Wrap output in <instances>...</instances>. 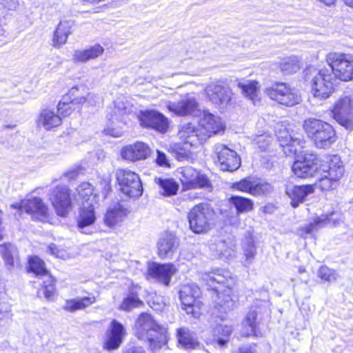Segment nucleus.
<instances>
[{"label": "nucleus", "mask_w": 353, "mask_h": 353, "mask_svg": "<svg viewBox=\"0 0 353 353\" xmlns=\"http://www.w3.org/2000/svg\"><path fill=\"white\" fill-rule=\"evenodd\" d=\"M103 52V48L99 44H96L88 49L75 50L73 54V60L74 62H86L97 59Z\"/></svg>", "instance_id": "31"}, {"label": "nucleus", "mask_w": 353, "mask_h": 353, "mask_svg": "<svg viewBox=\"0 0 353 353\" xmlns=\"http://www.w3.org/2000/svg\"><path fill=\"white\" fill-rule=\"evenodd\" d=\"M318 1L327 6H331L334 5L336 1V0H318Z\"/></svg>", "instance_id": "64"}, {"label": "nucleus", "mask_w": 353, "mask_h": 353, "mask_svg": "<svg viewBox=\"0 0 353 353\" xmlns=\"http://www.w3.org/2000/svg\"><path fill=\"white\" fill-rule=\"evenodd\" d=\"M78 173H79V172L77 170H71V171L68 172V173H66V176H68V178H69L70 179H74L76 178Z\"/></svg>", "instance_id": "63"}, {"label": "nucleus", "mask_w": 353, "mask_h": 353, "mask_svg": "<svg viewBox=\"0 0 353 353\" xmlns=\"http://www.w3.org/2000/svg\"><path fill=\"white\" fill-rule=\"evenodd\" d=\"M229 202L236 208L238 214L250 212L252 210L254 206L251 199L240 196H232L229 199Z\"/></svg>", "instance_id": "41"}, {"label": "nucleus", "mask_w": 353, "mask_h": 353, "mask_svg": "<svg viewBox=\"0 0 353 353\" xmlns=\"http://www.w3.org/2000/svg\"><path fill=\"white\" fill-rule=\"evenodd\" d=\"M314 192L312 185H294L288 184L285 187V193L291 199V205L296 208L301 203H303L306 197Z\"/></svg>", "instance_id": "24"}, {"label": "nucleus", "mask_w": 353, "mask_h": 353, "mask_svg": "<svg viewBox=\"0 0 353 353\" xmlns=\"http://www.w3.org/2000/svg\"><path fill=\"white\" fill-rule=\"evenodd\" d=\"M73 105L74 104L70 103V101L68 100L67 97H63L57 105V114H59L61 118L70 115L72 111V105Z\"/></svg>", "instance_id": "53"}, {"label": "nucleus", "mask_w": 353, "mask_h": 353, "mask_svg": "<svg viewBox=\"0 0 353 353\" xmlns=\"http://www.w3.org/2000/svg\"><path fill=\"white\" fill-rule=\"evenodd\" d=\"M177 272L176 268L172 263H151L148 270V275L155 281L168 286L171 279Z\"/></svg>", "instance_id": "19"}, {"label": "nucleus", "mask_w": 353, "mask_h": 353, "mask_svg": "<svg viewBox=\"0 0 353 353\" xmlns=\"http://www.w3.org/2000/svg\"><path fill=\"white\" fill-rule=\"evenodd\" d=\"M343 174L344 168L339 156H334L322 163L321 172L318 174L321 176L319 184L320 188L325 191L334 189Z\"/></svg>", "instance_id": "4"}, {"label": "nucleus", "mask_w": 353, "mask_h": 353, "mask_svg": "<svg viewBox=\"0 0 353 353\" xmlns=\"http://www.w3.org/2000/svg\"><path fill=\"white\" fill-rule=\"evenodd\" d=\"M156 161L157 164L161 166H169V163L168 162L165 154L159 150H157V157Z\"/></svg>", "instance_id": "59"}, {"label": "nucleus", "mask_w": 353, "mask_h": 353, "mask_svg": "<svg viewBox=\"0 0 353 353\" xmlns=\"http://www.w3.org/2000/svg\"><path fill=\"white\" fill-rule=\"evenodd\" d=\"M326 61L335 79L343 81L353 79V55L340 52H330Z\"/></svg>", "instance_id": "3"}, {"label": "nucleus", "mask_w": 353, "mask_h": 353, "mask_svg": "<svg viewBox=\"0 0 353 353\" xmlns=\"http://www.w3.org/2000/svg\"><path fill=\"white\" fill-rule=\"evenodd\" d=\"M77 192L78 193V201H80L83 203L88 204L92 203V201L94 199V196L93 194V187L92 185L88 182L81 183L77 188Z\"/></svg>", "instance_id": "42"}, {"label": "nucleus", "mask_w": 353, "mask_h": 353, "mask_svg": "<svg viewBox=\"0 0 353 353\" xmlns=\"http://www.w3.org/2000/svg\"><path fill=\"white\" fill-rule=\"evenodd\" d=\"M123 129L118 125L117 119L111 116L109 121L103 130V132L107 135H110L113 137L119 138L123 135Z\"/></svg>", "instance_id": "49"}, {"label": "nucleus", "mask_w": 353, "mask_h": 353, "mask_svg": "<svg viewBox=\"0 0 353 353\" xmlns=\"http://www.w3.org/2000/svg\"><path fill=\"white\" fill-rule=\"evenodd\" d=\"M0 5L8 10H14L19 6L17 0H0Z\"/></svg>", "instance_id": "57"}, {"label": "nucleus", "mask_w": 353, "mask_h": 353, "mask_svg": "<svg viewBox=\"0 0 353 353\" xmlns=\"http://www.w3.org/2000/svg\"><path fill=\"white\" fill-rule=\"evenodd\" d=\"M29 270L36 275H47L48 270L45 267V263L37 256L30 257L28 261Z\"/></svg>", "instance_id": "47"}, {"label": "nucleus", "mask_w": 353, "mask_h": 353, "mask_svg": "<svg viewBox=\"0 0 353 353\" xmlns=\"http://www.w3.org/2000/svg\"><path fill=\"white\" fill-rule=\"evenodd\" d=\"M42 292L48 300L51 299L54 293V285L50 283L44 285L42 288Z\"/></svg>", "instance_id": "58"}, {"label": "nucleus", "mask_w": 353, "mask_h": 353, "mask_svg": "<svg viewBox=\"0 0 353 353\" xmlns=\"http://www.w3.org/2000/svg\"><path fill=\"white\" fill-rule=\"evenodd\" d=\"M181 181L186 189L209 188L211 183L208 178L192 167H185L181 172Z\"/></svg>", "instance_id": "18"}, {"label": "nucleus", "mask_w": 353, "mask_h": 353, "mask_svg": "<svg viewBox=\"0 0 353 353\" xmlns=\"http://www.w3.org/2000/svg\"><path fill=\"white\" fill-rule=\"evenodd\" d=\"M242 250L245 258V265H250L252 263L256 253L253 239L251 238L246 239L242 243Z\"/></svg>", "instance_id": "44"}, {"label": "nucleus", "mask_w": 353, "mask_h": 353, "mask_svg": "<svg viewBox=\"0 0 353 353\" xmlns=\"http://www.w3.org/2000/svg\"><path fill=\"white\" fill-rule=\"evenodd\" d=\"M39 127L50 130L59 126L62 123L61 116L52 110L45 108L40 111L37 120Z\"/></svg>", "instance_id": "29"}, {"label": "nucleus", "mask_w": 353, "mask_h": 353, "mask_svg": "<svg viewBox=\"0 0 353 353\" xmlns=\"http://www.w3.org/2000/svg\"><path fill=\"white\" fill-rule=\"evenodd\" d=\"M138 118L143 128L152 129L161 133H165L168 130V119L157 111H141Z\"/></svg>", "instance_id": "14"}, {"label": "nucleus", "mask_w": 353, "mask_h": 353, "mask_svg": "<svg viewBox=\"0 0 353 353\" xmlns=\"http://www.w3.org/2000/svg\"><path fill=\"white\" fill-rule=\"evenodd\" d=\"M77 218V226L81 233L89 234L86 228L92 225L96 221L94 208L92 203L86 204L83 202Z\"/></svg>", "instance_id": "28"}, {"label": "nucleus", "mask_w": 353, "mask_h": 353, "mask_svg": "<svg viewBox=\"0 0 353 353\" xmlns=\"http://www.w3.org/2000/svg\"><path fill=\"white\" fill-rule=\"evenodd\" d=\"M126 215L125 209L120 203H117L109 207L104 218V222L109 227H112L119 222L122 221Z\"/></svg>", "instance_id": "33"}, {"label": "nucleus", "mask_w": 353, "mask_h": 353, "mask_svg": "<svg viewBox=\"0 0 353 353\" xmlns=\"http://www.w3.org/2000/svg\"><path fill=\"white\" fill-rule=\"evenodd\" d=\"M0 253L9 270L19 264L17 249L12 244L0 245Z\"/></svg>", "instance_id": "32"}, {"label": "nucleus", "mask_w": 353, "mask_h": 353, "mask_svg": "<svg viewBox=\"0 0 353 353\" xmlns=\"http://www.w3.org/2000/svg\"><path fill=\"white\" fill-rule=\"evenodd\" d=\"M318 276L325 281L332 282L336 280L338 274L335 270L327 266H321L318 271Z\"/></svg>", "instance_id": "51"}, {"label": "nucleus", "mask_w": 353, "mask_h": 353, "mask_svg": "<svg viewBox=\"0 0 353 353\" xmlns=\"http://www.w3.org/2000/svg\"><path fill=\"white\" fill-rule=\"evenodd\" d=\"M240 353H256V346H244L239 349Z\"/></svg>", "instance_id": "61"}, {"label": "nucleus", "mask_w": 353, "mask_h": 353, "mask_svg": "<svg viewBox=\"0 0 353 353\" xmlns=\"http://www.w3.org/2000/svg\"><path fill=\"white\" fill-rule=\"evenodd\" d=\"M210 249L214 252L216 256L226 259L234 257L236 252L235 245L233 243H228L221 239L214 240V242L210 245Z\"/></svg>", "instance_id": "30"}, {"label": "nucleus", "mask_w": 353, "mask_h": 353, "mask_svg": "<svg viewBox=\"0 0 353 353\" xmlns=\"http://www.w3.org/2000/svg\"><path fill=\"white\" fill-rule=\"evenodd\" d=\"M256 316L255 310H250L247 314L244 323L250 327V332L247 333L248 336L251 335L257 336L256 323Z\"/></svg>", "instance_id": "52"}, {"label": "nucleus", "mask_w": 353, "mask_h": 353, "mask_svg": "<svg viewBox=\"0 0 353 353\" xmlns=\"http://www.w3.org/2000/svg\"><path fill=\"white\" fill-rule=\"evenodd\" d=\"M232 332V328L229 325H217L214 330V333L216 338L217 343L223 347L229 341V337Z\"/></svg>", "instance_id": "45"}, {"label": "nucleus", "mask_w": 353, "mask_h": 353, "mask_svg": "<svg viewBox=\"0 0 353 353\" xmlns=\"http://www.w3.org/2000/svg\"><path fill=\"white\" fill-rule=\"evenodd\" d=\"M166 107L178 116L192 115L199 110V102L194 94H187L178 102L168 101Z\"/></svg>", "instance_id": "16"}, {"label": "nucleus", "mask_w": 353, "mask_h": 353, "mask_svg": "<svg viewBox=\"0 0 353 353\" xmlns=\"http://www.w3.org/2000/svg\"><path fill=\"white\" fill-rule=\"evenodd\" d=\"M200 129L199 127L196 126L192 123H186L183 125L179 130V135L180 138L184 141H190L191 139H194L196 145L203 141L199 139Z\"/></svg>", "instance_id": "40"}, {"label": "nucleus", "mask_w": 353, "mask_h": 353, "mask_svg": "<svg viewBox=\"0 0 353 353\" xmlns=\"http://www.w3.org/2000/svg\"><path fill=\"white\" fill-rule=\"evenodd\" d=\"M124 353H145V352L142 347H132L126 350Z\"/></svg>", "instance_id": "62"}, {"label": "nucleus", "mask_w": 353, "mask_h": 353, "mask_svg": "<svg viewBox=\"0 0 353 353\" xmlns=\"http://www.w3.org/2000/svg\"><path fill=\"white\" fill-rule=\"evenodd\" d=\"M238 87L241 89L243 93L252 101L257 97L258 83L256 81H246L238 83Z\"/></svg>", "instance_id": "46"}, {"label": "nucleus", "mask_w": 353, "mask_h": 353, "mask_svg": "<svg viewBox=\"0 0 353 353\" xmlns=\"http://www.w3.org/2000/svg\"><path fill=\"white\" fill-rule=\"evenodd\" d=\"M335 77L330 69L320 70L312 81V92L319 99H327L334 90Z\"/></svg>", "instance_id": "8"}, {"label": "nucleus", "mask_w": 353, "mask_h": 353, "mask_svg": "<svg viewBox=\"0 0 353 353\" xmlns=\"http://www.w3.org/2000/svg\"><path fill=\"white\" fill-rule=\"evenodd\" d=\"M321 164H319V160L315 154H307L301 159L294 161L292 171L299 178L314 177L321 172Z\"/></svg>", "instance_id": "13"}, {"label": "nucleus", "mask_w": 353, "mask_h": 353, "mask_svg": "<svg viewBox=\"0 0 353 353\" xmlns=\"http://www.w3.org/2000/svg\"><path fill=\"white\" fill-rule=\"evenodd\" d=\"M200 296L201 290L196 284L188 283L181 286L179 299L184 306L200 308L201 307Z\"/></svg>", "instance_id": "23"}, {"label": "nucleus", "mask_w": 353, "mask_h": 353, "mask_svg": "<svg viewBox=\"0 0 353 353\" xmlns=\"http://www.w3.org/2000/svg\"><path fill=\"white\" fill-rule=\"evenodd\" d=\"M87 89L83 85L73 86L65 96L73 104H83L86 102Z\"/></svg>", "instance_id": "39"}, {"label": "nucleus", "mask_w": 353, "mask_h": 353, "mask_svg": "<svg viewBox=\"0 0 353 353\" xmlns=\"http://www.w3.org/2000/svg\"><path fill=\"white\" fill-rule=\"evenodd\" d=\"M208 99L216 106H225L230 102L232 92L230 86L223 81L210 82L205 89Z\"/></svg>", "instance_id": "10"}, {"label": "nucleus", "mask_w": 353, "mask_h": 353, "mask_svg": "<svg viewBox=\"0 0 353 353\" xmlns=\"http://www.w3.org/2000/svg\"><path fill=\"white\" fill-rule=\"evenodd\" d=\"M232 188L249 193L253 196H261L270 194L273 191L272 185L267 182H256L250 179H244L234 183Z\"/></svg>", "instance_id": "20"}, {"label": "nucleus", "mask_w": 353, "mask_h": 353, "mask_svg": "<svg viewBox=\"0 0 353 353\" xmlns=\"http://www.w3.org/2000/svg\"><path fill=\"white\" fill-rule=\"evenodd\" d=\"M214 150L216 163L221 170L232 172L241 166V158L234 150L221 143L215 145Z\"/></svg>", "instance_id": "12"}, {"label": "nucleus", "mask_w": 353, "mask_h": 353, "mask_svg": "<svg viewBox=\"0 0 353 353\" xmlns=\"http://www.w3.org/2000/svg\"><path fill=\"white\" fill-rule=\"evenodd\" d=\"M195 145L194 139L175 143L171 146L172 152L179 161L193 162L196 155L192 151V148Z\"/></svg>", "instance_id": "27"}, {"label": "nucleus", "mask_w": 353, "mask_h": 353, "mask_svg": "<svg viewBox=\"0 0 353 353\" xmlns=\"http://www.w3.org/2000/svg\"><path fill=\"white\" fill-rule=\"evenodd\" d=\"M47 252L58 258H63L65 256L64 251L58 249L57 245L54 243H51L48 246Z\"/></svg>", "instance_id": "56"}, {"label": "nucleus", "mask_w": 353, "mask_h": 353, "mask_svg": "<svg viewBox=\"0 0 353 353\" xmlns=\"http://www.w3.org/2000/svg\"><path fill=\"white\" fill-rule=\"evenodd\" d=\"M12 207L30 214L32 219L43 220L47 218L48 207L42 199L38 197L24 199L19 204L12 205Z\"/></svg>", "instance_id": "17"}, {"label": "nucleus", "mask_w": 353, "mask_h": 353, "mask_svg": "<svg viewBox=\"0 0 353 353\" xmlns=\"http://www.w3.org/2000/svg\"><path fill=\"white\" fill-rule=\"evenodd\" d=\"M119 190L129 197H139L143 188L139 176L130 170L119 169L116 172Z\"/></svg>", "instance_id": "7"}, {"label": "nucleus", "mask_w": 353, "mask_h": 353, "mask_svg": "<svg viewBox=\"0 0 353 353\" xmlns=\"http://www.w3.org/2000/svg\"><path fill=\"white\" fill-rule=\"evenodd\" d=\"M334 118L347 130H353V95L339 99L332 109Z\"/></svg>", "instance_id": "9"}, {"label": "nucleus", "mask_w": 353, "mask_h": 353, "mask_svg": "<svg viewBox=\"0 0 353 353\" xmlns=\"http://www.w3.org/2000/svg\"><path fill=\"white\" fill-rule=\"evenodd\" d=\"M49 199L59 216H66L72 210L70 190L65 185H59L52 189Z\"/></svg>", "instance_id": "11"}, {"label": "nucleus", "mask_w": 353, "mask_h": 353, "mask_svg": "<svg viewBox=\"0 0 353 353\" xmlns=\"http://www.w3.org/2000/svg\"><path fill=\"white\" fill-rule=\"evenodd\" d=\"M125 334V330L123 325L116 320H113L105 332L104 349L109 351L118 349L123 341Z\"/></svg>", "instance_id": "22"}, {"label": "nucleus", "mask_w": 353, "mask_h": 353, "mask_svg": "<svg viewBox=\"0 0 353 353\" xmlns=\"http://www.w3.org/2000/svg\"><path fill=\"white\" fill-rule=\"evenodd\" d=\"M214 215V210L209 204L202 203L195 205L188 214L190 230L196 234L207 232L210 230Z\"/></svg>", "instance_id": "5"}, {"label": "nucleus", "mask_w": 353, "mask_h": 353, "mask_svg": "<svg viewBox=\"0 0 353 353\" xmlns=\"http://www.w3.org/2000/svg\"><path fill=\"white\" fill-rule=\"evenodd\" d=\"M176 337L179 344L185 350L196 349L199 346L194 334L186 327L177 329Z\"/></svg>", "instance_id": "34"}, {"label": "nucleus", "mask_w": 353, "mask_h": 353, "mask_svg": "<svg viewBox=\"0 0 353 353\" xmlns=\"http://www.w3.org/2000/svg\"><path fill=\"white\" fill-rule=\"evenodd\" d=\"M212 297L215 298V302L216 303L217 305L214 306L215 308H216L217 306H219V307H223L225 306L228 307H230L229 303L231 301V299L229 295L225 296L223 294H221H221L215 288H212Z\"/></svg>", "instance_id": "54"}, {"label": "nucleus", "mask_w": 353, "mask_h": 353, "mask_svg": "<svg viewBox=\"0 0 353 353\" xmlns=\"http://www.w3.org/2000/svg\"><path fill=\"white\" fill-rule=\"evenodd\" d=\"M278 140L281 146L283 148L284 152L287 153H296L297 149L296 145H299L300 139L296 137H293L288 130H280L276 133Z\"/></svg>", "instance_id": "35"}, {"label": "nucleus", "mask_w": 353, "mask_h": 353, "mask_svg": "<svg viewBox=\"0 0 353 353\" xmlns=\"http://www.w3.org/2000/svg\"><path fill=\"white\" fill-rule=\"evenodd\" d=\"M328 223H330V216L328 215H322L315 218L312 222L303 228L302 230L305 231L306 234H312Z\"/></svg>", "instance_id": "48"}, {"label": "nucleus", "mask_w": 353, "mask_h": 353, "mask_svg": "<svg viewBox=\"0 0 353 353\" xmlns=\"http://www.w3.org/2000/svg\"><path fill=\"white\" fill-rule=\"evenodd\" d=\"M143 307V302L137 294H129L123 301L119 309H132Z\"/></svg>", "instance_id": "50"}, {"label": "nucleus", "mask_w": 353, "mask_h": 353, "mask_svg": "<svg viewBox=\"0 0 353 353\" xmlns=\"http://www.w3.org/2000/svg\"><path fill=\"white\" fill-rule=\"evenodd\" d=\"M265 93L272 100L288 107L294 106L301 101L299 91L286 83H275L265 90Z\"/></svg>", "instance_id": "6"}, {"label": "nucleus", "mask_w": 353, "mask_h": 353, "mask_svg": "<svg viewBox=\"0 0 353 353\" xmlns=\"http://www.w3.org/2000/svg\"><path fill=\"white\" fill-rule=\"evenodd\" d=\"M134 332L139 340L149 343L153 352L160 350L168 343V328L159 324L148 312H143L138 316Z\"/></svg>", "instance_id": "1"}, {"label": "nucleus", "mask_w": 353, "mask_h": 353, "mask_svg": "<svg viewBox=\"0 0 353 353\" xmlns=\"http://www.w3.org/2000/svg\"><path fill=\"white\" fill-rule=\"evenodd\" d=\"M74 26V21L72 20L61 21L54 32L52 38V46L59 48L64 45L70 34L72 32Z\"/></svg>", "instance_id": "26"}, {"label": "nucleus", "mask_w": 353, "mask_h": 353, "mask_svg": "<svg viewBox=\"0 0 353 353\" xmlns=\"http://www.w3.org/2000/svg\"><path fill=\"white\" fill-rule=\"evenodd\" d=\"M95 301L93 295L70 299L66 301L64 309H84L90 306Z\"/></svg>", "instance_id": "43"}, {"label": "nucleus", "mask_w": 353, "mask_h": 353, "mask_svg": "<svg viewBox=\"0 0 353 353\" xmlns=\"http://www.w3.org/2000/svg\"><path fill=\"white\" fill-rule=\"evenodd\" d=\"M303 129L317 148L330 147L335 141L334 128L330 123L322 120L314 118L306 119Z\"/></svg>", "instance_id": "2"}, {"label": "nucleus", "mask_w": 353, "mask_h": 353, "mask_svg": "<svg viewBox=\"0 0 353 353\" xmlns=\"http://www.w3.org/2000/svg\"><path fill=\"white\" fill-rule=\"evenodd\" d=\"M271 141V137L265 134L259 135L256 139V143L259 148L262 150H265Z\"/></svg>", "instance_id": "55"}, {"label": "nucleus", "mask_w": 353, "mask_h": 353, "mask_svg": "<svg viewBox=\"0 0 353 353\" xmlns=\"http://www.w3.org/2000/svg\"><path fill=\"white\" fill-rule=\"evenodd\" d=\"M155 181L159 185L161 195L171 196L176 194L179 190V185L173 179L156 178Z\"/></svg>", "instance_id": "38"}, {"label": "nucleus", "mask_w": 353, "mask_h": 353, "mask_svg": "<svg viewBox=\"0 0 353 353\" xmlns=\"http://www.w3.org/2000/svg\"><path fill=\"white\" fill-rule=\"evenodd\" d=\"M179 242L176 236L170 232H164L157 242L158 254L164 259L173 255L176 250Z\"/></svg>", "instance_id": "25"}, {"label": "nucleus", "mask_w": 353, "mask_h": 353, "mask_svg": "<svg viewBox=\"0 0 353 353\" xmlns=\"http://www.w3.org/2000/svg\"><path fill=\"white\" fill-rule=\"evenodd\" d=\"M279 68L284 74L296 73L301 68L300 59L296 56L284 57L280 60Z\"/></svg>", "instance_id": "37"}, {"label": "nucleus", "mask_w": 353, "mask_h": 353, "mask_svg": "<svg viewBox=\"0 0 353 353\" xmlns=\"http://www.w3.org/2000/svg\"><path fill=\"white\" fill-rule=\"evenodd\" d=\"M150 152L151 150L148 144L137 141L124 146L121 149V156L125 160L135 162L147 159Z\"/></svg>", "instance_id": "21"}, {"label": "nucleus", "mask_w": 353, "mask_h": 353, "mask_svg": "<svg viewBox=\"0 0 353 353\" xmlns=\"http://www.w3.org/2000/svg\"><path fill=\"white\" fill-rule=\"evenodd\" d=\"M199 127L200 129L199 134H197L199 139L204 141L212 135L224 130V125L220 118L208 112H203L199 121Z\"/></svg>", "instance_id": "15"}, {"label": "nucleus", "mask_w": 353, "mask_h": 353, "mask_svg": "<svg viewBox=\"0 0 353 353\" xmlns=\"http://www.w3.org/2000/svg\"><path fill=\"white\" fill-rule=\"evenodd\" d=\"M100 97L96 94L88 93L86 94V102L90 103L91 105H95L100 101Z\"/></svg>", "instance_id": "60"}, {"label": "nucleus", "mask_w": 353, "mask_h": 353, "mask_svg": "<svg viewBox=\"0 0 353 353\" xmlns=\"http://www.w3.org/2000/svg\"><path fill=\"white\" fill-rule=\"evenodd\" d=\"M232 274L228 270L216 269L203 275V280L207 282L210 286L214 283H225L229 279H231Z\"/></svg>", "instance_id": "36"}]
</instances>
